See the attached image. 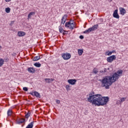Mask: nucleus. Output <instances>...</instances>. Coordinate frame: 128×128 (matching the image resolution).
Returning a JSON list of instances; mask_svg holds the SVG:
<instances>
[{
    "instance_id": "obj_1",
    "label": "nucleus",
    "mask_w": 128,
    "mask_h": 128,
    "mask_svg": "<svg viewBox=\"0 0 128 128\" xmlns=\"http://www.w3.org/2000/svg\"><path fill=\"white\" fill-rule=\"evenodd\" d=\"M109 100L108 97H102L100 94H94V93H90L88 98V102L96 104L97 106H106Z\"/></svg>"
},
{
    "instance_id": "obj_2",
    "label": "nucleus",
    "mask_w": 128,
    "mask_h": 128,
    "mask_svg": "<svg viewBox=\"0 0 128 128\" xmlns=\"http://www.w3.org/2000/svg\"><path fill=\"white\" fill-rule=\"evenodd\" d=\"M120 75L118 74V73L114 72L112 76H106L103 79L100 80V81L101 82V86L104 88L106 90H109L110 86L116 82Z\"/></svg>"
},
{
    "instance_id": "obj_3",
    "label": "nucleus",
    "mask_w": 128,
    "mask_h": 128,
    "mask_svg": "<svg viewBox=\"0 0 128 128\" xmlns=\"http://www.w3.org/2000/svg\"><path fill=\"white\" fill-rule=\"evenodd\" d=\"M98 28V24H96L92 28H89L88 30L84 32V34H90L91 32H94V30Z\"/></svg>"
},
{
    "instance_id": "obj_4",
    "label": "nucleus",
    "mask_w": 128,
    "mask_h": 128,
    "mask_svg": "<svg viewBox=\"0 0 128 128\" xmlns=\"http://www.w3.org/2000/svg\"><path fill=\"white\" fill-rule=\"evenodd\" d=\"M66 28H69L70 30H74L76 28V24L74 22L71 23L70 22H66L65 24Z\"/></svg>"
},
{
    "instance_id": "obj_5",
    "label": "nucleus",
    "mask_w": 128,
    "mask_h": 128,
    "mask_svg": "<svg viewBox=\"0 0 128 128\" xmlns=\"http://www.w3.org/2000/svg\"><path fill=\"white\" fill-rule=\"evenodd\" d=\"M62 58H63L64 60H70V58L72 56L70 53L66 52V54H62Z\"/></svg>"
},
{
    "instance_id": "obj_6",
    "label": "nucleus",
    "mask_w": 128,
    "mask_h": 128,
    "mask_svg": "<svg viewBox=\"0 0 128 128\" xmlns=\"http://www.w3.org/2000/svg\"><path fill=\"white\" fill-rule=\"evenodd\" d=\"M116 55H112L108 57L106 59V60L108 62H112L114 60H116Z\"/></svg>"
},
{
    "instance_id": "obj_7",
    "label": "nucleus",
    "mask_w": 128,
    "mask_h": 128,
    "mask_svg": "<svg viewBox=\"0 0 128 128\" xmlns=\"http://www.w3.org/2000/svg\"><path fill=\"white\" fill-rule=\"evenodd\" d=\"M67 18H68V15H66V14H64L62 16V19L61 20H62L61 22H62V24H64L66 23V22Z\"/></svg>"
},
{
    "instance_id": "obj_8",
    "label": "nucleus",
    "mask_w": 128,
    "mask_h": 128,
    "mask_svg": "<svg viewBox=\"0 0 128 128\" xmlns=\"http://www.w3.org/2000/svg\"><path fill=\"white\" fill-rule=\"evenodd\" d=\"M68 84H72V85H74V84H76V79H70V80H68Z\"/></svg>"
},
{
    "instance_id": "obj_9",
    "label": "nucleus",
    "mask_w": 128,
    "mask_h": 128,
    "mask_svg": "<svg viewBox=\"0 0 128 128\" xmlns=\"http://www.w3.org/2000/svg\"><path fill=\"white\" fill-rule=\"evenodd\" d=\"M113 16L114 18H120V16L118 15V10H116L114 11Z\"/></svg>"
},
{
    "instance_id": "obj_10",
    "label": "nucleus",
    "mask_w": 128,
    "mask_h": 128,
    "mask_svg": "<svg viewBox=\"0 0 128 128\" xmlns=\"http://www.w3.org/2000/svg\"><path fill=\"white\" fill-rule=\"evenodd\" d=\"M28 72H30V74H34L36 72V70L34 68H28Z\"/></svg>"
},
{
    "instance_id": "obj_11",
    "label": "nucleus",
    "mask_w": 128,
    "mask_h": 128,
    "mask_svg": "<svg viewBox=\"0 0 128 128\" xmlns=\"http://www.w3.org/2000/svg\"><path fill=\"white\" fill-rule=\"evenodd\" d=\"M120 14H122V16H124L126 12V9H124V8H120Z\"/></svg>"
},
{
    "instance_id": "obj_12",
    "label": "nucleus",
    "mask_w": 128,
    "mask_h": 128,
    "mask_svg": "<svg viewBox=\"0 0 128 128\" xmlns=\"http://www.w3.org/2000/svg\"><path fill=\"white\" fill-rule=\"evenodd\" d=\"M18 36H24L26 34V32L22 31L18 32Z\"/></svg>"
},
{
    "instance_id": "obj_13",
    "label": "nucleus",
    "mask_w": 128,
    "mask_h": 128,
    "mask_svg": "<svg viewBox=\"0 0 128 128\" xmlns=\"http://www.w3.org/2000/svg\"><path fill=\"white\" fill-rule=\"evenodd\" d=\"M44 80H45L47 84H50V82H54V78H45Z\"/></svg>"
},
{
    "instance_id": "obj_14",
    "label": "nucleus",
    "mask_w": 128,
    "mask_h": 128,
    "mask_svg": "<svg viewBox=\"0 0 128 128\" xmlns=\"http://www.w3.org/2000/svg\"><path fill=\"white\" fill-rule=\"evenodd\" d=\"M25 120H24V118H21L19 120L16 121V124H21L24 122Z\"/></svg>"
},
{
    "instance_id": "obj_15",
    "label": "nucleus",
    "mask_w": 128,
    "mask_h": 128,
    "mask_svg": "<svg viewBox=\"0 0 128 128\" xmlns=\"http://www.w3.org/2000/svg\"><path fill=\"white\" fill-rule=\"evenodd\" d=\"M34 121H32V122L30 123L26 127V128H34Z\"/></svg>"
},
{
    "instance_id": "obj_16",
    "label": "nucleus",
    "mask_w": 128,
    "mask_h": 128,
    "mask_svg": "<svg viewBox=\"0 0 128 128\" xmlns=\"http://www.w3.org/2000/svg\"><path fill=\"white\" fill-rule=\"evenodd\" d=\"M34 121H32V122L30 123L26 127V128H34Z\"/></svg>"
},
{
    "instance_id": "obj_17",
    "label": "nucleus",
    "mask_w": 128,
    "mask_h": 128,
    "mask_svg": "<svg viewBox=\"0 0 128 128\" xmlns=\"http://www.w3.org/2000/svg\"><path fill=\"white\" fill-rule=\"evenodd\" d=\"M34 14H36V12H30L28 14V20H30V18H32V16H34Z\"/></svg>"
},
{
    "instance_id": "obj_18",
    "label": "nucleus",
    "mask_w": 128,
    "mask_h": 128,
    "mask_svg": "<svg viewBox=\"0 0 128 128\" xmlns=\"http://www.w3.org/2000/svg\"><path fill=\"white\" fill-rule=\"evenodd\" d=\"M12 114H14V112L12 110H8L7 114L8 116H12Z\"/></svg>"
},
{
    "instance_id": "obj_19",
    "label": "nucleus",
    "mask_w": 128,
    "mask_h": 128,
    "mask_svg": "<svg viewBox=\"0 0 128 128\" xmlns=\"http://www.w3.org/2000/svg\"><path fill=\"white\" fill-rule=\"evenodd\" d=\"M40 56H36L33 58V60L34 62H36V60H40Z\"/></svg>"
},
{
    "instance_id": "obj_20",
    "label": "nucleus",
    "mask_w": 128,
    "mask_h": 128,
    "mask_svg": "<svg viewBox=\"0 0 128 128\" xmlns=\"http://www.w3.org/2000/svg\"><path fill=\"white\" fill-rule=\"evenodd\" d=\"M34 66L36 68H40V66H42V64L38 62H36L34 64Z\"/></svg>"
},
{
    "instance_id": "obj_21",
    "label": "nucleus",
    "mask_w": 128,
    "mask_h": 128,
    "mask_svg": "<svg viewBox=\"0 0 128 128\" xmlns=\"http://www.w3.org/2000/svg\"><path fill=\"white\" fill-rule=\"evenodd\" d=\"M33 94L36 96V98L40 97V93L36 91L34 92Z\"/></svg>"
},
{
    "instance_id": "obj_22",
    "label": "nucleus",
    "mask_w": 128,
    "mask_h": 128,
    "mask_svg": "<svg viewBox=\"0 0 128 128\" xmlns=\"http://www.w3.org/2000/svg\"><path fill=\"white\" fill-rule=\"evenodd\" d=\"M82 54H84V50H78V54H79V56H82Z\"/></svg>"
},
{
    "instance_id": "obj_23",
    "label": "nucleus",
    "mask_w": 128,
    "mask_h": 128,
    "mask_svg": "<svg viewBox=\"0 0 128 128\" xmlns=\"http://www.w3.org/2000/svg\"><path fill=\"white\" fill-rule=\"evenodd\" d=\"M105 54L106 56H112V52L108 50L106 52Z\"/></svg>"
},
{
    "instance_id": "obj_24",
    "label": "nucleus",
    "mask_w": 128,
    "mask_h": 128,
    "mask_svg": "<svg viewBox=\"0 0 128 128\" xmlns=\"http://www.w3.org/2000/svg\"><path fill=\"white\" fill-rule=\"evenodd\" d=\"M4 60L2 58L0 59V66H2V65L4 64Z\"/></svg>"
},
{
    "instance_id": "obj_25",
    "label": "nucleus",
    "mask_w": 128,
    "mask_h": 128,
    "mask_svg": "<svg viewBox=\"0 0 128 128\" xmlns=\"http://www.w3.org/2000/svg\"><path fill=\"white\" fill-rule=\"evenodd\" d=\"M30 112H28L26 114L25 118H30Z\"/></svg>"
},
{
    "instance_id": "obj_26",
    "label": "nucleus",
    "mask_w": 128,
    "mask_h": 128,
    "mask_svg": "<svg viewBox=\"0 0 128 128\" xmlns=\"http://www.w3.org/2000/svg\"><path fill=\"white\" fill-rule=\"evenodd\" d=\"M117 74H119V76H122V70H118L117 72H116Z\"/></svg>"
},
{
    "instance_id": "obj_27",
    "label": "nucleus",
    "mask_w": 128,
    "mask_h": 128,
    "mask_svg": "<svg viewBox=\"0 0 128 128\" xmlns=\"http://www.w3.org/2000/svg\"><path fill=\"white\" fill-rule=\"evenodd\" d=\"M6 12L7 14H10V8H6Z\"/></svg>"
},
{
    "instance_id": "obj_28",
    "label": "nucleus",
    "mask_w": 128,
    "mask_h": 128,
    "mask_svg": "<svg viewBox=\"0 0 128 128\" xmlns=\"http://www.w3.org/2000/svg\"><path fill=\"white\" fill-rule=\"evenodd\" d=\"M126 100V98H122L120 100V102H124Z\"/></svg>"
},
{
    "instance_id": "obj_29",
    "label": "nucleus",
    "mask_w": 128,
    "mask_h": 128,
    "mask_svg": "<svg viewBox=\"0 0 128 128\" xmlns=\"http://www.w3.org/2000/svg\"><path fill=\"white\" fill-rule=\"evenodd\" d=\"M58 28L60 32H64V29L62 28V26H59Z\"/></svg>"
},
{
    "instance_id": "obj_30",
    "label": "nucleus",
    "mask_w": 128,
    "mask_h": 128,
    "mask_svg": "<svg viewBox=\"0 0 128 128\" xmlns=\"http://www.w3.org/2000/svg\"><path fill=\"white\" fill-rule=\"evenodd\" d=\"M98 72V69H96V68H94L93 70V74H96Z\"/></svg>"
},
{
    "instance_id": "obj_31",
    "label": "nucleus",
    "mask_w": 128,
    "mask_h": 128,
    "mask_svg": "<svg viewBox=\"0 0 128 128\" xmlns=\"http://www.w3.org/2000/svg\"><path fill=\"white\" fill-rule=\"evenodd\" d=\"M70 86L69 84L66 85V88L67 90H70Z\"/></svg>"
},
{
    "instance_id": "obj_32",
    "label": "nucleus",
    "mask_w": 128,
    "mask_h": 128,
    "mask_svg": "<svg viewBox=\"0 0 128 128\" xmlns=\"http://www.w3.org/2000/svg\"><path fill=\"white\" fill-rule=\"evenodd\" d=\"M23 90H24V92H28V88L26 87H24Z\"/></svg>"
},
{
    "instance_id": "obj_33",
    "label": "nucleus",
    "mask_w": 128,
    "mask_h": 128,
    "mask_svg": "<svg viewBox=\"0 0 128 128\" xmlns=\"http://www.w3.org/2000/svg\"><path fill=\"white\" fill-rule=\"evenodd\" d=\"M56 104H60V100H56Z\"/></svg>"
},
{
    "instance_id": "obj_34",
    "label": "nucleus",
    "mask_w": 128,
    "mask_h": 128,
    "mask_svg": "<svg viewBox=\"0 0 128 128\" xmlns=\"http://www.w3.org/2000/svg\"><path fill=\"white\" fill-rule=\"evenodd\" d=\"M80 40H84V36H80Z\"/></svg>"
},
{
    "instance_id": "obj_35",
    "label": "nucleus",
    "mask_w": 128,
    "mask_h": 128,
    "mask_svg": "<svg viewBox=\"0 0 128 128\" xmlns=\"http://www.w3.org/2000/svg\"><path fill=\"white\" fill-rule=\"evenodd\" d=\"M14 21H12L10 24V26H12V24H14Z\"/></svg>"
},
{
    "instance_id": "obj_36",
    "label": "nucleus",
    "mask_w": 128,
    "mask_h": 128,
    "mask_svg": "<svg viewBox=\"0 0 128 128\" xmlns=\"http://www.w3.org/2000/svg\"><path fill=\"white\" fill-rule=\"evenodd\" d=\"M10 0H5V2H10Z\"/></svg>"
},
{
    "instance_id": "obj_37",
    "label": "nucleus",
    "mask_w": 128,
    "mask_h": 128,
    "mask_svg": "<svg viewBox=\"0 0 128 128\" xmlns=\"http://www.w3.org/2000/svg\"><path fill=\"white\" fill-rule=\"evenodd\" d=\"M104 72H106V69L104 68Z\"/></svg>"
},
{
    "instance_id": "obj_38",
    "label": "nucleus",
    "mask_w": 128,
    "mask_h": 128,
    "mask_svg": "<svg viewBox=\"0 0 128 128\" xmlns=\"http://www.w3.org/2000/svg\"><path fill=\"white\" fill-rule=\"evenodd\" d=\"M100 72H101V73H102V72H104V70H100Z\"/></svg>"
},
{
    "instance_id": "obj_39",
    "label": "nucleus",
    "mask_w": 128,
    "mask_h": 128,
    "mask_svg": "<svg viewBox=\"0 0 128 128\" xmlns=\"http://www.w3.org/2000/svg\"><path fill=\"white\" fill-rule=\"evenodd\" d=\"M6 62H8V59L6 58Z\"/></svg>"
},
{
    "instance_id": "obj_40",
    "label": "nucleus",
    "mask_w": 128,
    "mask_h": 128,
    "mask_svg": "<svg viewBox=\"0 0 128 128\" xmlns=\"http://www.w3.org/2000/svg\"><path fill=\"white\" fill-rule=\"evenodd\" d=\"M114 50H112V52H112V54H114Z\"/></svg>"
},
{
    "instance_id": "obj_41",
    "label": "nucleus",
    "mask_w": 128,
    "mask_h": 128,
    "mask_svg": "<svg viewBox=\"0 0 128 128\" xmlns=\"http://www.w3.org/2000/svg\"><path fill=\"white\" fill-rule=\"evenodd\" d=\"M63 34H65L64 33H63Z\"/></svg>"
}]
</instances>
